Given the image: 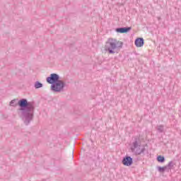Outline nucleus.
<instances>
[{
    "label": "nucleus",
    "instance_id": "1",
    "mask_svg": "<svg viewBox=\"0 0 181 181\" xmlns=\"http://www.w3.org/2000/svg\"><path fill=\"white\" fill-rule=\"evenodd\" d=\"M18 105L21 107L19 111H21V118L25 125L30 124L32 119H33V111L35 107L33 105L30 103H28V100L21 99L18 101Z\"/></svg>",
    "mask_w": 181,
    "mask_h": 181
},
{
    "label": "nucleus",
    "instance_id": "7",
    "mask_svg": "<svg viewBox=\"0 0 181 181\" xmlns=\"http://www.w3.org/2000/svg\"><path fill=\"white\" fill-rule=\"evenodd\" d=\"M134 43L136 47H142V46H144L145 44V42L144 41V38H137L136 39Z\"/></svg>",
    "mask_w": 181,
    "mask_h": 181
},
{
    "label": "nucleus",
    "instance_id": "11",
    "mask_svg": "<svg viewBox=\"0 0 181 181\" xmlns=\"http://www.w3.org/2000/svg\"><path fill=\"white\" fill-rule=\"evenodd\" d=\"M157 160H158V162H160V163H163V162H165V157H163L162 156H158L157 157Z\"/></svg>",
    "mask_w": 181,
    "mask_h": 181
},
{
    "label": "nucleus",
    "instance_id": "13",
    "mask_svg": "<svg viewBox=\"0 0 181 181\" xmlns=\"http://www.w3.org/2000/svg\"><path fill=\"white\" fill-rule=\"evenodd\" d=\"M167 166L170 169H172V168H173V166H175V163H173V161H170Z\"/></svg>",
    "mask_w": 181,
    "mask_h": 181
},
{
    "label": "nucleus",
    "instance_id": "5",
    "mask_svg": "<svg viewBox=\"0 0 181 181\" xmlns=\"http://www.w3.org/2000/svg\"><path fill=\"white\" fill-rule=\"evenodd\" d=\"M133 163V160H132V158H131V156H125L123 160H122V164L124 166H131V165H132Z\"/></svg>",
    "mask_w": 181,
    "mask_h": 181
},
{
    "label": "nucleus",
    "instance_id": "10",
    "mask_svg": "<svg viewBox=\"0 0 181 181\" xmlns=\"http://www.w3.org/2000/svg\"><path fill=\"white\" fill-rule=\"evenodd\" d=\"M166 169H168V166L158 167V170L160 173H163L165 172V170H166Z\"/></svg>",
    "mask_w": 181,
    "mask_h": 181
},
{
    "label": "nucleus",
    "instance_id": "3",
    "mask_svg": "<svg viewBox=\"0 0 181 181\" xmlns=\"http://www.w3.org/2000/svg\"><path fill=\"white\" fill-rule=\"evenodd\" d=\"M124 42L118 41L117 39L109 38L105 43V50L109 53V54H115V53H119Z\"/></svg>",
    "mask_w": 181,
    "mask_h": 181
},
{
    "label": "nucleus",
    "instance_id": "12",
    "mask_svg": "<svg viewBox=\"0 0 181 181\" xmlns=\"http://www.w3.org/2000/svg\"><path fill=\"white\" fill-rule=\"evenodd\" d=\"M156 129H157V131H158L160 133L163 132V131H164L163 125H158V126H157V127H156Z\"/></svg>",
    "mask_w": 181,
    "mask_h": 181
},
{
    "label": "nucleus",
    "instance_id": "6",
    "mask_svg": "<svg viewBox=\"0 0 181 181\" xmlns=\"http://www.w3.org/2000/svg\"><path fill=\"white\" fill-rule=\"evenodd\" d=\"M131 29H132L131 27L117 28L116 32L117 33H128Z\"/></svg>",
    "mask_w": 181,
    "mask_h": 181
},
{
    "label": "nucleus",
    "instance_id": "4",
    "mask_svg": "<svg viewBox=\"0 0 181 181\" xmlns=\"http://www.w3.org/2000/svg\"><path fill=\"white\" fill-rule=\"evenodd\" d=\"M131 149L132 152H134L136 155H141V153H144V152H145L144 147L141 146V142L138 140H136L132 143Z\"/></svg>",
    "mask_w": 181,
    "mask_h": 181
},
{
    "label": "nucleus",
    "instance_id": "2",
    "mask_svg": "<svg viewBox=\"0 0 181 181\" xmlns=\"http://www.w3.org/2000/svg\"><path fill=\"white\" fill-rule=\"evenodd\" d=\"M47 82L51 84L50 90L52 93H63L66 88V82L60 79V76L57 74H51L47 78Z\"/></svg>",
    "mask_w": 181,
    "mask_h": 181
},
{
    "label": "nucleus",
    "instance_id": "9",
    "mask_svg": "<svg viewBox=\"0 0 181 181\" xmlns=\"http://www.w3.org/2000/svg\"><path fill=\"white\" fill-rule=\"evenodd\" d=\"M10 105H11V107H16V106H18V100L17 99L12 100L10 102Z\"/></svg>",
    "mask_w": 181,
    "mask_h": 181
},
{
    "label": "nucleus",
    "instance_id": "8",
    "mask_svg": "<svg viewBox=\"0 0 181 181\" xmlns=\"http://www.w3.org/2000/svg\"><path fill=\"white\" fill-rule=\"evenodd\" d=\"M42 87H43V84L39 81H36L34 83V88H35V90H37V88H42Z\"/></svg>",
    "mask_w": 181,
    "mask_h": 181
},
{
    "label": "nucleus",
    "instance_id": "14",
    "mask_svg": "<svg viewBox=\"0 0 181 181\" xmlns=\"http://www.w3.org/2000/svg\"><path fill=\"white\" fill-rule=\"evenodd\" d=\"M73 153H74V152H72V155H73ZM72 158H74V156H72Z\"/></svg>",
    "mask_w": 181,
    "mask_h": 181
}]
</instances>
